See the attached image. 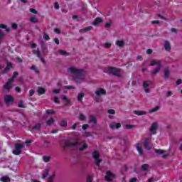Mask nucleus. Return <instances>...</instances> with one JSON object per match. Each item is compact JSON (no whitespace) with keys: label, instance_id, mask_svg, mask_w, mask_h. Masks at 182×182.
I'll return each mask as SVG.
<instances>
[{"label":"nucleus","instance_id":"nucleus-1","mask_svg":"<svg viewBox=\"0 0 182 182\" xmlns=\"http://www.w3.org/2000/svg\"><path fill=\"white\" fill-rule=\"evenodd\" d=\"M70 71L73 73V79L75 83H82L85 80L84 70L71 67L70 68Z\"/></svg>","mask_w":182,"mask_h":182},{"label":"nucleus","instance_id":"nucleus-2","mask_svg":"<svg viewBox=\"0 0 182 182\" xmlns=\"http://www.w3.org/2000/svg\"><path fill=\"white\" fill-rule=\"evenodd\" d=\"M105 73L108 75H111L112 76H116L117 77H122V69L117 68L116 67H108L106 70H105Z\"/></svg>","mask_w":182,"mask_h":182},{"label":"nucleus","instance_id":"nucleus-3","mask_svg":"<svg viewBox=\"0 0 182 182\" xmlns=\"http://www.w3.org/2000/svg\"><path fill=\"white\" fill-rule=\"evenodd\" d=\"M79 146H82V142L79 141H75L74 142H70V141L68 140L65 142L63 149H66V147H70L71 149H76V147H79Z\"/></svg>","mask_w":182,"mask_h":182},{"label":"nucleus","instance_id":"nucleus-4","mask_svg":"<svg viewBox=\"0 0 182 182\" xmlns=\"http://www.w3.org/2000/svg\"><path fill=\"white\" fill-rule=\"evenodd\" d=\"M18 72L14 71L13 73V77L11 78L8 79V81L6 83V85H4V88L6 89V90H8V92H9L11 89V84L12 83V82H14L16 77H18Z\"/></svg>","mask_w":182,"mask_h":182},{"label":"nucleus","instance_id":"nucleus-5","mask_svg":"<svg viewBox=\"0 0 182 182\" xmlns=\"http://www.w3.org/2000/svg\"><path fill=\"white\" fill-rule=\"evenodd\" d=\"M143 144L145 150L150 151L153 147V144H151V139L150 138H145Z\"/></svg>","mask_w":182,"mask_h":182},{"label":"nucleus","instance_id":"nucleus-6","mask_svg":"<svg viewBox=\"0 0 182 182\" xmlns=\"http://www.w3.org/2000/svg\"><path fill=\"white\" fill-rule=\"evenodd\" d=\"M14 147L15 150L13 151V154H15V156H19L22 152V149H23V144L17 143L15 144Z\"/></svg>","mask_w":182,"mask_h":182},{"label":"nucleus","instance_id":"nucleus-7","mask_svg":"<svg viewBox=\"0 0 182 182\" xmlns=\"http://www.w3.org/2000/svg\"><path fill=\"white\" fill-rule=\"evenodd\" d=\"M99 152L95 150L92 152V158L95 160V164L97 167H100V163H102V159H99Z\"/></svg>","mask_w":182,"mask_h":182},{"label":"nucleus","instance_id":"nucleus-8","mask_svg":"<svg viewBox=\"0 0 182 182\" xmlns=\"http://www.w3.org/2000/svg\"><path fill=\"white\" fill-rule=\"evenodd\" d=\"M115 177L116 175H114V173H112L110 171H107L106 172L105 181H112Z\"/></svg>","mask_w":182,"mask_h":182},{"label":"nucleus","instance_id":"nucleus-9","mask_svg":"<svg viewBox=\"0 0 182 182\" xmlns=\"http://www.w3.org/2000/svg\"><path fill=\"white\" fill-rule=\"evenodd\" d=\"M40 45L41 46V50L44 55H48V46L45 43L43 40L40 41Z\"/></svg>","mask_w":182,"mask_h":182},{"label":"nucleus","instance_id":"nucleus-10","mask_svg":"<svg viewBox=\"0 0 182 182\" xmlns=\"http://www.w3.org/2000/svg\"><path fill=\"white\" fill-rule=\"evenodd\" d=\"M14 68V65H12V63L11 62H7V65L6 67L1 72V75H5L8 73L9 70H11Z\"/></svg>","mask_w":182,"mask_h":182},{"label":"nucleus","instance_id":"nucleus-11","mask_svg":"<svg viewBox=\"0 0 182 182\" xmlns=\"http://www.w3.org/2000/svg\"><path fill=\"white\" fill-rule=\"evenodd\" d=\"M14 97L11 96V95H5L4 96V101L6 105H9V103H14Z\"/></svg>","mask_w":182,"mask_h":182},{"label":"nucleus","instance_id":"nucleus-12","mask_svg":"<svg viewBox=\"0 0 182 182\" xmlns=\"http://www.w3.org/2000/svg\"><path fill=\"white\" fill-rule=\"evenodd\" d=\"M109 127L112 130H114V129H120L122 127V124L113 122L109 124Z\"/></svg>","mask_w":182,"mask_h":182},{"label":"nucleus","instance_id":"nucleus-13","mask_svg":"<svg viewBox=\"0 0 182 182\" xmlns=\"http://www.w3.org/2000/svg\"><path fill=\"white\" fill-rule=\"evenodd\" d=\"M161 66V61L160 60H152L150 63V66Z\"/></svg>","mask_w":182,"mask_h":182},{"label":"nucleus","instance_id":"nucleus-14","mask_svg":"<svg viewBox=\"0 0 182 182\" xmlns=\"http://www.w3.org/2000/svg\"><path fill=\"white\" fill-rule=\"evenodd\" d=\"M164 79H168L170 77V68L166 67L164 70Z\"/></svg>","mask_w":182,"mask_h":182},{"label":"nucleus","instance_id":"nucleus-15","mask_svg":"<svg viewBox=\"0 0 182 182\" xmlns=\"http://www.w3.org/2000/svg\"><path fill=\"white\" fill-rule=\"evenodd\" d=\"M102 22H103V19H102V18H100V17H97V18L94 20V21H93V23H92V25H94V26H97V25H98L99 23H102Z\"/></svg>","mask_w":182,"mask_h":182},{"label":"nucleus","instance_id":"nucleus-16","mask_svg":"<svg viewBox=\"0 0 182 182\" xmlns=\"http://www.w3.org/2000/svg\"><path fill=\"white\" fill-rule=\"evenodd\" d=\"M50 168H46L44 170V171H43V174H42L41 178H43V179L46 178V177H48V176H49V173H50Z\"/></svg>","mask_w":182,"mask_h":182},{"label":"nucleus","instance_id":"nucleus-17","mask_svg":"<svg viewBox=\"0 0 182 182\" xmlns=\"http://www.w3.org/2000/svg\"><path fill=\"white\" fill-rule=\"evenodd\" d=\"M97 96H102V95H106V90L103 88H99V90L95 91Z\"/></svg>","mask_w":182,"mask_h":182},{"label":"nucleus","instance_id":"nucleus-18","mask_svg":"<svg viewBox=\"0 0 182 182\" xmlns=\"http://www.w3.org/2000/svg\"><path fill=\"white\" fill-rule=\"evenodd\" d=\"M164 48L165 50H167V52H170V50H171V46L170 45V42L165 41Z\"/></svg>","mask_w":182,"mask_h":182},{"label":"nucleus","instance_id":"nucleus-19","mask_svg":"<svg viewBox=\"0 0 182 182\" xmlns=\"http://www.w3.org/2000/svg\"><path fill=\"white\" fill-rule=\"evenodd\" d=\"M55 177H56V171H54L47 179V182H53L55 180Z\"/></svg>","mask_w":182,"mask_h":182},{"label":"nucleus","instance_id":"nucleus-20","mask_svg":"<svg viewBox=\"0 0 182 182\" xmlns=\"http://www.w3.org/2000/svg\"><path fill=\"white\" fill-rule=\"evenodd\" d=\"M157 129H158L157 123L154 122L151 126L150 132L153 133V132H156Z\"/></svg>","mask_w":182,"mask_h":182},{"label":"nucleus","instance_id":"nucleus-21","mask_svg":"<svg viewBox=\"0 0 182 182\" xmlns=\"http://www.w3.org/2000/svg\"><path fill=\"white\" fill-rule=\"evenodd\" d=\"M134 114H136V116H144V114H147V112L144 111H139V110H135L134 111Z\"/></svg>","mask_w":182,"mask_h":182},{"label":"nucleus","instance_id":"nucleus-22","mask_svg":"<svg viewBox=\"0 0 182 182\" xmlns=\"http://www.w3.org/2000/svg\"><path fill=\"white\" fill-rule=\"evenodd\" d=\"M89 123H94V124H96L97 123V120L96 119V117L93 116V115H90Z\"/></svg>","mask_w":182,"mask_h":182},{"label":"nucleus","instance_id":"nucleus-23","mask_svg":"<svg viewBox=\"0 0 182 182\" xmlns=\"http://www.w3.org/2000/svg\"><path fill=\"white\" fill-rule=\"evenodd\" d=\"M0 180L2 182H10L11 178H9V176H2Z\"/></svg>","mask_w":182,"mask_h":182},{"label":"nucleus","instance_id":"nucleus-24","mask_svg":"<svg viewBox=\"0 0 182 182\" xmlns=\"http://www.w3.org/2000/svg\"><path fill=\"white\" fill-rule=\"evenodd\" d=\"M58 53H60V55H62L63 56H69V55H70V53H68V52H66L63 50H59Z\"/></svg>","mask_w":182,"mask_h":182},{"label":"nucleus","instance_id":"nucleus-25","mask_svg":"<svg viewBox=\"0 0 182 182\" xmlns=\"http://www.w3.org/2000/svg\"><path fill=\"white\" fill-rule=\"evenodd\" d=\"M37 92L40 95H45V93H46V90L43 87H38Z\"/></svg>","mask_w":182,"mask_h":182},{"label":"nucleus","instance_id":"nucleus-26","mask_svg":"<svg viewBox=\"0 0 182 182\" xmlns=\"http://www.w3.org/2000/svg\"><path fill=\"white\" fill-rule=\"evenodd\" d=\"M42 127V123L36 124L33 127L32 130H39Z\"/></svg>","mask_w":182,"mask_h":182},{"label":"nucleus","instance_id":"nucleus-27","mask_svg":"<svg viewBox=\"0 0 182 182\" xmlns=\"http://www.w3.org/2000/svg\"><path fill=\"white\" fill-rule=\"evenodd\" d=\"M151 83H153V82H151V80L144 81L143 87H149V86H150Z\"/></svg>","mask_w":182,"mask_h":182},{"label":"nucleus","instance_id":"nucleus-28","mask_svg":"<svg viewBox=\"0 0 182 182\" xmlns=\"http://www.w3.org/2000/svg\"><path fill=\"white\" fill-rule=\"evenodd\" d=\"M116 45L117 46H119V48H123V46H124V41H116Z\"/></svg>","mask_w":182,"mask_h":182},{"label":"nucleus","instance_id":"nucleus-29","mask_svg":"<svg viewBox=\"0 0 182 182\" xmlns=\"http://www.w3.org/2000/svg\"><path fill=\"white\" fill-rule=\"evenodd\" d=\"M60 126L61 127H68V121L63 119L60 121Z\"/></svg>","mask_w":182,"mask_h":182},{"label":"nucleus","instance_id":"nucleus-30","mask_svg":"<svg viewBox=\"0 0 182 182\" xmlns=\"http://www.w3.org/2000/svg\"><path fill=\"white\" fill-rule=\"evenodd\" d=\"M136 150L139 152V156H143V149L140 147V144H136Z\"/></svg>","mask_w":182,"mask_h":182},{"label":"nucleus","instance_id":"nucleus-31","mask_svg":"<svg viewBox=\"0 0 182 182\" xmlns=\"http://www.w3.org/2000/svg\"><path fill=\"white\" fill-rule=\"evenodd\" d=\"M0 28L1 29H5L6 32H7L8 33H9V32H11V29H9V28H8V26H6L4 24H0Z\"/></svg>","mask_w":182,"mask_h":182},{"label":"nucleus","instance_id":"nucleus-32","mask_svg":"<svg viewBox=\"0 0 182 182\" xmlns=\"http://www.w3.org/2000/svg\"><path fill=\"white\" fill-rule=\"evenodd\" d=\"M149 164H143V165L141 166V169L143 171H147V170H149Z\"/></svg>","mask_w":182,"mask_h":182},{"label":"nucleus","instance_id":"nucleus-33","mask_svg":"<svg viewBox=\"0 0 182 182\" xmlns=\"http://www.w3.org/2000/svg\"><path fill=\"white\" fill-rule=\"evenodd\" d=\"M61 99L63 102H65L66 103H70V100H69L68 97L65 95H61Z\"/></svg>","mask_w":182,"mask_h":182},{"label":"nucleus","instance_id":"nucleus-34","mask_svg":"<svg viewBox=\"0 0 182 182\" xmlns=\"http://www.w3.org/2000/svg\"><path fill=\"white\" fill-rule=\"evenodd\" d=\"M92 29H93L92 26H88L80 30V32H88V31H92Z\"/></svg>","mask_w":182,"mask_h":182},{"label":"nucleus","instance_id":"nucleus-35","mask_svg":"<svg viewBox=\"0 0 182 182\" xmlns=\"http://www.w3.org/2000/svg\"><path fill=\"white\" fill-rule=\"evenodd\" d=\"M30 21L32 23H38V22H39V21L38 20V18H36V16H32L30 18Z\"/></svg>","mask_w":182,"mask_h":182},{"label":"nucleus","instance_id":"nucleus-36","mask_svg":"<svg viewBox=\"0 0 182 182\" xmlns=\"http://www.w3.org/2000/svg\"><path fill=\"white\" fill-rule=\"evenodd\" d=\"M43 160L45 163H49L50 161V156H43Z\"/></svg>","mask_w":182,"mask_h":182},{"label":"nucleus","instance_id":"nucleus-37","mask_svg":"<svg viewBox=\"0 0 182 182\" xmlns=\"http://www.w3.org/2000/svg\"><path fill=\"white\" fill-rule=\"evenodd\" d=\"M161 69V66H158L152 71V75H156V73H159L160 72Z\"/></svg>","mask_w":182,"mask_h":182},{"label":"nucleus","instance_id":"nucleus-38","mask_svg":"<svg viewBox=\"0 0 182 182\" xmlns=\"http://www.w3.org/2000/svg\"><path fill=\"white\" fill-rule=\"evenodd\" d=\"M53 123H55V119H53V118H50V119H48L46 122L47 126H51L53 124Z\"/></svg>","mask_w":182,"mask_h":182},{"label":"nucleus","instance_id":"nucleus-39","mask_svg":"<svg viewBox=\"0 0 182 182\" xmlns=\"http://www.w3.org/2000/svg\"><path fill=\"white\" fill-rule=\"evenodd\" d=\"M79 120H80L81 122H83L85 120H86V116H85V114L80 113L78 117Z\"/></svg>","mask_w":182,"mask_h":182},{"label":"nucleus","instance_id":"nucleus-40","mask_svg":"<svg viewBox=\"0 0 182 182\" xmlns=\"http://www.w3.org/2000/svg\"><path fill=\"white\" fill-rule=\"evenodd\" d=\"M83 97H85V94H83V92H81L78 95H77V100L79 102H82V100L83 99Z\"/></svg>","mask_w":182,"mask_h":182},{"label":"nucleus","instance_id":"nucleus-41","mask_svg":"<svg viewBox=\"0 0 182 182\" xmlns=\"http://www.w3.org/2000/svg\"><path fill=\"white\" fill-rule=\"evenodd\" d=\"M33 53L37 55V58H41V51L38 50H33Z\"/></svg>","mask_w":182,"mask_h":182},{"label":"nucleus","instance_id":"nucleus-42","mask_svg":"<svg viewBox=\"0 0 182 182\" xmlns=\"http://www.w3.org/2000/svg\"><path fill=\"white\" fill-rule=\"evenodd\" d=\"M160 109V107L156 106L154 108H152L151 109L149 110L150 113H154V112H157Z\"/></svg>","mask_w":182,"mask_h":182},{"label":"nucleus","instance_id":"nucleus-43","mask_svg":"<svg viewBox=\"0 0 182 182\" xmlns=\"http://www.w3.org/2000/svg\"><path fill=\"white\" fill-rule=\"evenodd\" d=\"M164 150L162 149H156L155 150V153H156V154H164Z\"/></svg>","mask_w":182,"mask_h":182},{"label":"nucleus","instance_id":"nucleus-44","mask_svg":"<svg viewBox=\"0 0 182 182\" xmlns=\"http://www.w3.org/2000/svg\"><path fill=\"white\" fill-rule=\"evenodd\" d=\"M104 48H106L107 49H109L112 48V43H105L103 44Z\"/></svg>","mask_w":182,"mask_h":182},{"label":"nucleus","instance_id":"nucleus-45","mask_svg":"<svg viewBox=\"0 0 182 182\" xmlns=\"http://www.w3.org/2000/svg\"><path fill=\"white\" fill-rule=\"evenodd\" d=\"M87 147H88L87 144H84L82 145V147H81V148L79 149V151H83V150H85V149H87Z\"/></svg>","mask_w":182,"mask_h":182},{"label":"nucleus","instance_id":"nucleus-46","mask_svg":"<svg viewBox=\"0 0 182 182\" xmlns=\"http://www.w3.org/2000/svg\"><path fill=\"white\" fill-rule=\"evenodd\" d=\"M93 181V178L92 177V176L89 175L87 177V181L86 182H92Z\"/></svg>","mask_w":182,"mask_h":182},{"label":"nucleus","instance_id":"nucleus-47","mask_svg":"<svg viewBox=\"0 0 182 182\" xmlns=\"http://www.w3.org/2000/svg\"><path fill=\"white\" fill-rule=\"evenodd\" d=\"M43 39H46V41H50V38L49 37V35H48L47 33H44L43 34Z\"/></svg>","mask_w":182,"mask_h":182},{"label":"nucleus","instance_id":"nucleus-48","mask_svg":"<svg viewBox=\"0 0 182 182\" xmlns=\"http://www.w3.org/2000/svg\"><path fill=\"white\" fill-rule=\"evenodd\" d=\"M31 69H32V70H35V73H39V70H38V69L36 68V66L33 65V66H31Z\"/></svg>","mask_w":182,"mask_h":182},{"label":"nucleus","instance_id":"nucleus-49","mask_svg":"<svg viewBox=\"0 0 182 182\" xmlns=\"http://www.w3.org/2000/svg\"><path fill=\"white\" fill-rule=\"evenodd\" d=\"M47 114H55V112L52 109H47L46 111Z\"/></svg>","mask_w":182,"mask_h":182},{"label":"nucleus","instance_id":"nucleus-50","mask_svg":"<svg viewBox=\"0 0 182 182\" xmlns=\"http://www.w3.org/2000/svg\"><path fill=\"white\" fill-rule=\"evenodd\" d=\"M18 107H21L22 109H25V105H23V102H18Z\"/></svg>","mask_w":182,"mask_h":182},{"label":"nucleus","instance_id":"nucleus-51","mask_svg":"<svg viewBox=\"0 0 182 182\" xmlns=\"http://www.w3.org/2000/svg\"><path fill=\"white\" fill-rule=\"evenodd\" d=\"M11 28L12 29H15V30L18 29V24H16V23H13L11 24Z\"/></svg>","mask_w":182,"mask_h":182},{"label":"nucleus","instance_id":"nucleus-52","mask_svg":"<svg viewBox=\"0 0 182 182\" xmlns=\"http://www.w3.org/2000/svg\"><path fill=\"white\" fill-rule=\"evenodd\" d=\"M107 113L109 114H115L116 111H114V109H108Z\"/></svg>","mask_w":182,"mask_h":182},{"label":"nucleus","instance_id":"nucleus-53","mask_svg":"<svg viewBox=\"0 0 182 182\" xmlns=\"http://www.w3.org/2000/svg\"><path fill=\"white\" fill-rule=\"evenodd\" d=\"M29 11L30 12H31V14H38V11H36V9H30Z\"/></svg>","mask_w":182,"mask_h":182},{"label":"nucleus","instance_id":"nucleus-54","mask_svg":"<svg viewBox=\"0 0 182 182\" xmlns=\"http://www.w3.org/2000/svg\"><path fill=\"white\" fill-rule=\"evenodd\" d=\"M49 144H50V141H44V146L49 147Z\"/></svg>","mask_w":182,"mask_h":182},{"label":"nucleus","instance_id":"nucleus-55","mask_svg":"<svg viewBox=\"0 0 182 182\" xmlns=\"http://www.w3.org/2000/svg\"><path fill=\"white\" fill-rule=\"evenodd\" d=\"M33 95H35V91L33 90H30L29 91V97L33 96Z\"/></svg>","mask_w":182,"mask_h":182},{"label":"nucleus","instance_id":"nucleus-56","mask_svg":"<svg viewBox=\"0 0 182 182\" xmlns=\"http://www.w3.org/2000/svg\"><path fill=\"white\" fill-rule=\"evenodd\" d=\"M53 31L55 33H58V35H60V33H61L60 29H59V28H54Z\"/></svg>","mask_w":182,"mask_h":182},{"label":"nucleus","instance_id":"nucleus-57","mask_svg":"<svg viewBox=\"0 0 182 182\" xmlns=\"http://www.w3.org/2000/svg\"><path fill=\"white\" fill-rule=\"evenodd\" d=\"M54 8L55 9H59V3L58 1H56L55 4H54Z\"/></svg>","mask_w":182,"mask_h":182},{"label":"nucleus","instance_id":"nucleus-58","mask_svg":"<svg viewBox=\"0 0 182 182\" xmlns=\"http://www.w3.org/2000/svg\"><path fill=\"white\" fill-rule=\"evenodd\" d=\"M125 127L128 130H130V129H133V127H134V125H126Z\"/></svg>","mask_w":182,"mask_h":182},{"label":"nucleus","instance_id":"nucleus-59","mask_svg":"<svg viewBox=\"0 0 182 182\" xmlns=\"http://www.w3.org/2000/svg\"><path fill=\"white\" fill-rule=\"evenodd\" d=\"M110 26H112V23H105V28H109Z\"/></svg>","mask_w":182,"mask_h":182},{"label":"nucleus","instance_id":"nucleus-60","mask_svg":"<svg viewBox=\"0 0 182 182\" xmlns=\"http://www.w3.org/2000/svg\"><path fill=\"white\" fill-rule=\"evenodd\" d=\"M60 92V89H55L53 90V93H56L57 95L59 94Z\"/></svg>","mask_w":182,"mask_h":182},{"label":"nucleus","instance_id":"nucleus-61","mask_svg":"<svg viewBox=\"0 0 182 182\" xmlns=\"http://www.w3.org/2000/svg\"><path fill=\"white\" fill-rule=\"evenodd\" d=\"M54 103L59 104V103H60V101L56 97H54Z\"/></svg>","mask_w":182,"mask_h":182},{"label":"nucleus","instance_id":"nucleus-62","mask_svg":"<svg viewBox=\"0 0 182 182\" xmlns=\"http://www.w3.org/2000/svg\"><path fill=\"white\" fill-rule=\"evenodd\" d=\"M64 89H75V87L70 85V86H65Z\"/></svg>","mask_w":182,"mask_h":182},{"label":"nucleus","instance_id":"nucleus-63","mask_svg":"<svg viewBox=\"0 0 182 182\" xmlns=\"http://www.w3.org/2000/svg\"><path fill=\"white\" fill-rule=\"evenodd\" d=\"M53 41L56 43V45H59V38H55Z\"/></svg>","mask_w":182,"mask_h":182},{"label":"nucleus","instance_id":"nucleus-64","mask_svg":"<svg viewBox=\"0 0 182 182\" xmlns=\"http://www.w3.org/2000/svg\"><path fill=\"white\" fill-rule=\"evenodd\" d=\"M137 181V178L134 177L129 180V182H136Z\"/></svg>","mask_w":182,"mask_h":182}]
</instances>
